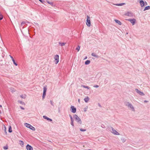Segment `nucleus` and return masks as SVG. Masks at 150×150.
I'll return each instance as SVG.
<instances>
[{
    "label": "nucleus",
    "mask_w": 150,
    "mask_h": 150,
    "mask_svg": "<svg viewBox=\"0 0 150 150\" xmlns=\"http://www.w3.org/2000/svg\"><path fill=\"white\" fill-rule=\"evenodd\" d=\"M71 122H73V118L72 119H71Z\"/></svg>",
    "instance_id": "nucleus-50"
},
{
    "label": "nucleus",
    "mask_w": 150,
    "mask_h": 150,
    "mask_svg": "<svg viewBox=\"0 0 150 150\" xmlns=\"http://www.w3.org/2000/svg\"><path fill=\"white\" fill-rule=\"evenodd\" d=\"M87 58V56H86V57H85V58H84V59H86Z\"/></svg>",
    "instance_id": "nucleus-52"
},
{
    "label": "nucleus",
    "mask_w": 150,
    "mask_h": 150,
    "mask_svg": "<svg viewBox=\"0 0 150 150\" xmlns=\"http://www.w3.org/2000/svg\"><path fill=\"white\" fill-rule=\"evenodd\" d=\"M47 2L48 4H50L51 6H54L55 5H54V4L53 2H51L48 1H47Z\"/></svg>",
    "instance_id": "nucleus-18"
},
{
    "label": "nucleus",
    "mask_w": 150,
    "mask_h": 150,
    "mask_svg": "<svg viewBox=\"0 0 150 150\" xmlns=\"http://www.w3.org/2000/svg\"><path fill=\"white\" fill-rule=\"evenodd\" d=\"M66 43L61 42H59V45H60L62 46L65 45L66 44Z\"/></svg>",
    "instance_id": "nucleus-27"
},
{
    "label": "nucleus",
    "mask_w": 150,
    "mask_h": 150,
    "mask_svg": "<svg viewBox=\"0 0 150 150\" xmlns=\"http://www.w3.org/2000/svg\"><path fill=\"white\" fill-rule=\"evenodd\" d=\"M25 125L26 127L29 128L33 131H35V128L30 124L27 123H25Z\"/></svg>",
    "instance_id": "nucleus-1"
},
{
    "label": "nucleus",
    "mask_w": 150,
    "mask_h": 150,
    "mask_svg": "<svg viewBox=\"0 0 150 150\" xmlns=\"http://www.w3.org/2000/svg\"><path fill=\"white\" fill-rule=\"evenodd\" d=\"M91 55L92 56H94V57H95L96 58H98L99 57V56L98 55H96V54L94 53H92V54H91Z\"/></svg>",
    "instance_id": "nucleus-20"
},
{
    "label": "nucleus",
    "mask_w": 150,
    "mask_h": 150,
    "mask_svg": "<svg viewBox=\"0 0 150 150\" xmlns=\"http://www.w3.org/2000/svg\"><path fill=\"white\" fill-rule=\"evenodd\" d=\"M103 126H104V125H102L101 127H103Z\"/></svg>",
    "instance_id": "nucleus-53"
},
{
    "label": "nucleus",
    "mask_w": 150,
    "mask_h": 150,
    "mask_svg": "<svg viewBox=\"0 0 150 150\" xmlns=\"http://www.w3.org/2000/svg\"><path fill=\"white\" fill-rule=\"evenodd\" d=\"M125 15L129 16H132L133 15V13L131 12H127L125 13Z\"/></svg>",
    "instance_id": "nucleus-9"
},
{
    "label": "nucleus",
    "mask_w": 150,
    "mask_h": 150,
    "mask_svg": "<svg viewBox=\"0 0 150 150\" xmlns=\"http://www.w3.org/2000/svg\"><path fill=\"white\" fill-rule=\"evenodd\" d=\"M20 97L23 98H25L26 97V95H25L24 96H23V95H21L20 96Z\"/></svg>",
    "instance_id": "nucleus-29"
},
{
    "label": "nucleus",
    "mask_w": 150,
    "mask_h": 150,
    "mask_svg": "<svg viewBox=\"0 0 150 150\" xmlns=\"http://www.w3.org/2000/svg\"><path fill=\"white\" fill-rule=\"evenodd\" d=\"M46 93L43 92L42 96L43 99L45 98V96H46Z\"/></svg>",
    "instance_id": "nucleus-32"
},
{
    "label": "nucleus",
    "mask_w": 150,
    "mask_h": 150,
    "mask_svg": "<svg viewBox=\"0 0 150 150\" xmlns=\"http://www.w3.org/2000/svg\"><path fill=\"white\" fill-rule=\"evenodd\" d=\"M88 108V106H86L85 107V108H84V112H86L87 111V110Z\"/></svg>",
    "instance_id": "nucleus-35"
},
{
    "label": "nucleus",
    "mask_w": 150,
    "mask_h": 150,
    "mask_svg": "<svg viewBox=\"0 0 150 150\" xmlns=\"http://www.w3.org/2000/svg\"><path fill=\"white\" fill-rule=\"evenodd\" d=\"M71 124L72 125V126H73V127H74V124L73 122H71Z\"/></svg>",
    "instance_id": "nucleus-41"
},
{
    "label": "nucleus",
    "mask_w": 150,
    "mask_h": 150,
    "mask_svg": "<svg viewBox=\"0 0 150 150\" xmlns=\"http://www.w3.org/2000/svg\"><path fill=\"white\" fill-rule=\"evenodd\" d=\"M20 108L22 110H24V108L21 106H20Z\"/></svg>",
    "instance_id": "nucleus-42"
},
{
    "label": "nucleus",
    "mask_w": 150,
    "mask_h": 150,
    "mask_svg": "<svg viewBox=\"0 0 150 150\" xmlns=\"http://www.w3.org/2000/svg\"><path fill=\"white\" fill-rule=\"evenodd\" d=\"M80 130L81 131H82V132L85 131L86 130V129H83L82 128L80 129Z\"/></svg>",
    "instance_id": "nucleus-37"
},
{
    "label": "nucleus",
    "mask_w": 150,
    "mask_h": 150,
    "mask_svg": "<svg viewBox=\"0 0 150 150\" xmlns=\"http://www.w3.org/2000/svg\"><path fill=\"white\" fill-rule=\"evenodd\" d=\"M125 4V3H122L120 4H115V5L117 6H122Z\"/></svg>",
    "instance_id": "nucleus-26"
},
{
    "label": "nucleus",
    "mask_w": 150,
    "mask_h": 150,
    "mask_svg": "<svg viewBox=\"0 0 150 150\" xmlns=\"http://www.w3.org/2000/svg\"><path fill=\"white\" fill-rule=\"evenodd\" d=\"M71 112L73 113H75L76 111V108L73 106L71 105Z\"/></svg>",
    "instance_id": "nucleus-8"
},
{
    "label": "nucleus",
    "mask_w": 150,
    "mask_h": 150,
    "mask_svg": "<svg viewBox=\"0 0 150 150\" xmlns=\"http://www.w3.org/2000/svg\"><path fill=\"white\" fill-rule=\"evenodd\" d=\"M122 140V141L124 142L125 141V140L124 139H121Z\"/></svg>",
    "instance_id": "nucleus-44"
},
{
    "label": "nucleus",
    "mask_w": 150,
    "mask_h": 150,
    "mask_svg": "<svg viewBox=\"0 0 150 150\" xmlns=\"http://www.w3.org/2000/svg\"><path fill=\"white\" fill-rule=\"evenodd\" d=\"M144 103H147V102H148V101H147V100H144Z\"/></svg>",
    "instance_id": "nucleus-49"
},
{
    "label": "nucleus",
    "mask_w": 150,
    "mask_h": 150,
    "mask_svg": "<svg viewBox=\"0 0 150 150\" xmlns=\"http://www.w3.org/2000/svg\"><path fill=\"white\" fill-rule=\"evenodd\" d=\"M90 63V61L89 60H87L85 61V64L86 65H88Z\"/></svg>",
    "instance_id": "nucleus-21"
},
{
    "label": "nucleus",
    "mask_w": 150,
    "mask_h": 150,
    "mask_svg": "<svg viewBox=\"0 0 150 150\" xmlns=\"http://www.w3.org/2000/svg\"><path fill=\"white\" fill-rule=\"evenodd\" d=\"M144 4H145V5H147V3L146 2V1L144 3Z\"/></svg>",
    "instance_id": "nucleus-48"
},
{
    "label": "nucleus",
    "mask_w": 150,
    "mask_h": 150,
    "mask_svg": "<svg viewBox=\"0 0 150 150\" xmlns=\"http://www.w3.org/2000/svg\"><path fill=\"white\" fill-rule=\"evenodd\" d=\"M78 101V102H79V103H80V99H79Z\"/></svg>",
    "instance_id": "nucleus-51"
},
{
    "label": "nucleus",
    "mask_w": 150,
    "mask_h": 150,
    "mask_svg": "<svg viewBox=\"0 0 150 150\" xmlns=\"http://www.w3.org/2000/svg\"><path fill=\"white\" fill-rule=\"evenodd\" d=\"M81 86L82 87H83L84 88H87L88 89H89L90 88V87H89L85 85H82Z\"/></svg>",
    "instance_id": "nucleus-28"
},
{
    "label": "nucleus",
    "mask_w": 150,
    "mask_h": 150,
    "mask_svg": "<svg viewBox=\"0 0 150 150\" xmlns=\"http://www.w3.org/2000/svg\"><path fill=\"white\" fill-rule=\"evenodd\" d=\"M26 148L27 150H33V148L30 145L28 144L26 146Z\"/></svg>",
    "instance_id": "nucleus-10"
},
{
    "label": "nucleus",
    "mask_w": 150,
    "mask_h": 150,
    "mask_svg": "<svg viewBox=\"0 0 150 150\" xmlns=\"http://www.w3.org/2000/svg\"><path fill=\"white\" fill-rule=\"evenodd\" d=\"M10 56L11 58L12 59V60L13 62V63L14 64H15L16 66H17L18 65L17 63L16 62L15 60L13 59V57L11 56V55H10Z\"/></svg>",
    "instance_id": "nucleus-15"
},
{
    "label": "nucleus",
    "mask_w": 150,
    "mask_h": 150,
    "mask_svg": "<svg viewBox=\"0 0 150 150\" xmlns=\"http://www.w3.org/2000/svg\"><path fill=\"white\" fill-rule=\"evenodd\" d=\"M38 0L42 4H44V3L45 2L44 0Z\"/></svg>",
    "instance_id": "nucleus-36"
},
{
    "label": "nucleus",
    "mask_w": 150,
    "mask_h": 150,
    "mask_svg": "<svg viewBox=\"0 0 150 150\" xmlns=\"http://www.w3.org/2000/svg\"><path fill=\"white\" fill-rule=\"evenodd\" d=\"M19 143L22 146L24 145V142L21 140H20L19 141Z\"/></svg>",
    "instance_id": "nucleus-25"
},
{
    "label": "nucleus",
    "mask_w": 150,
    "mask_h": 150,
    "mask_svg": "<svg viewBox=\"0 0 150 150\" xmlns=\"http://www.w3.org/2000/svg\"><path fill=\"white\" fill-rule=\"evenodd\" d=\"M130 103L129 102H127V101H126V102H125V103H124L125 105L126 106H127V107H128L129 106V105L130 104Z\"/></svg>",
    "instance_id": "nucleus-22"
},
{
    "label": "nucleus",
    "mask_w": 150,
    "mask_h": 150,
    "mask_svg": "<svg viewBox=\"0 0 150 150\" xmlns=\"http://www.w3.org/2000/svg\"><path fill=\"white\" fill-rule=\"evenodd\" d=\"M3 149L5 150H7L8 149V146L7 145H6V146L3 147Z\"/></svg>",
    "instance_id": "nucleus-31"
},
{
    "label": "nucleus",
    "mask_w": 150,
    "mask_h": 150,
    "mask_svg": "<svg viewBox=\"0 0 150 150\" xmlns=\"http://www.w3.org/2000/svg\"><path fill=\"white\" fill-rule=\"evenodd\" d=\"M98 105L100 107H101L102 106H101V105L99 103H98Z\"/></svg>",
    "instance_id": "nucleus-46"
},
{
    "label": "nucleus",
    "mask_w": 150,
    "mask_h": 150,
    "mask_svg": "<svg viewBox=\"0 0 150 150\" xmlns=\"http://www.w3.org/2000/svg\"><path fill=\"white\" fill-rule=\"evenodd\" d=\"M127 20L129 21L132 24V25H134L136 21V19L134 18L128 19Z\"/></svg>",
    "instance_id": "nucleus-4"
},
{
    "label": "nucleus",
    "mask_w": 150,
    "mask_h": 150,
    "mask_svg": "<svg viewBox=\"0 0 150 150\" xmlns=\"http://www.w3.org/2000/svg\"><path fill=\"white\" fill-rule=\"evenodd\" d=\"M135 91L137 93L139 94V95L141 96H144V94L143 92L141 91H140L139 90L137 89H135Z\"/></svg>",
    "instance_id": "nucleus-7"
},
{
    "label": "nucleus",
    "mask_w": 150,
    "mask_h": 150,
    "mask_svg": "<svg viewBox=\"0 0 150 150\" xmlns=\"http://www.w3.org/2000/svg\"><path fill=\"white\" fill-rule=\"evenodd\" d=\"M130 103L129 102H127V101H126V102H125V103H124L125 105L126 106H127V107H128L129 106V105L130 104Z\"/></svg>",
    "instance_id": "nucleus-23"
},
{
    "label": "nucleus",
    "mask_w": 150,
    "mask_h": 150,
    "mask_svg": "<svg viewBox=\"0 0 150 150\" xmlns=\"http://www.w3.org/2000/svg\"><path fill=\"white\" fill-rule=\"evenodd\" d=\"M89 98L88 96H87L84 99V100L85 102L87 103L89 101Z\"/></svg>",
    "instance_id": "nucleus-17"
},
{
    "label": "nucleus",
    "mask_w": 150,
    "mask_h": 150,
    "mask_svg": "<svg viewBox=\"0 0 150 150\" xmlns=\"http://www.w3.org/2000/svg\"><path fill=\"white\" fill-rule=\"evenodd\" d=\"M69 116L70 117V119H72V117L71 115H69Z\"/></svg>",
    "instance_id": "nucleus-47"
},
{
    "label": "nucleus",
    "mask_w": 150,
    "mask_h": 150,
    "mask_svg": "<svg viewBox=\"0 0 150 150\" xmlns=\"http://www.w3.org/2000/svg\"><path fill=\"white\" fill-rule=\"evenodd\" d=\"M150 9V6H146L144 10V11H145L146 10H149Z\"/></svg>",
    "instance_id": "nucleus-19"
},
{
    "label": "nucleus",
    "mask_w": 150,
    "mask_h": 150,
    "mask_svg": "<svg viewBox=\"0 0 150 150\" xmlns=\"http://www.w3.org/2000/svg\"><path fill=\"white\" fill-rule=\"evenodd\" d=\"M111 128L112 130V132L113 134L116 135H119L120 134L116 131L112 127H111Z\"/></svg>",
    "instance_id": "nucleus-5"
},
{
    "label": "nucleus",
    "mask_w": 150,
    "mask_h": 150,
    "mask_svg": "<svg viewBox=\"0 0 150 150\" xmlns=\"http://www.w3.org/2000/svg\"><path fill=\"white\" fill-rule=\"evenodd\" d=\"M47 88L45 87H44L43 88V92H45L46 93V92L47 91Z\"/></svg>",
    "instance_id": "nucleus-34"
},
{
    "label": "nucleus",
    "mask_w": 150,
    "mask_h": 150,
    "mask_svg": "<svg viewBox=\"0 0 150 150\" xmlns=\"http://www.w3.org/2000/svg\"><path fill=\"white\" fill-rule=\"evenodd\" d=\"M87 18L86 20V24L88 26L90 27L91 25V22L90 19V17L88 16L87 15Z\"/></svg>",
    "instance_id": "nucleus-3"
},
{
    "label": "nucleus",
    "mask_w": 150,
    "mask_h": 150,
    "mask_svg": "<svg viewBox=\"0 0 150 150\" xmlns=\"http://www.w3.org/2000/svg\"><path fill=\"white\" fill-rule=\"evenodd\" d=\"M11 91L12 92H15V91L14 90V88H11Z\"/></svg>",
    "instance_id": "nucleus-40"
},
{
    "label": "nucleus",
    "mask_w": 150,
    "mask_h": 150,
    "mask_svg": "<svg viewBox=\"0 0 150 150\" xmlns=\"http://www.w3.org/2000/svg\"><path fill=\"white\" fill-rule=\"evenodd\" d=\"M43 117L44 119H47V120L50 121H52V120L50 118H49L48 117L44 115L43 116Z\"/></svg>",
    "instance_id": "nucleus-14"
},
{
    "label": "nucleus",
    "mask_w": 150,
    "mask_h": 150,
    "mask_svg": "<svg viewBox=\"0 0 150 150\" xmlns=\"http://www.w3.org/2000/svg\"><path fill=\"white\" fill-rule=\"evenodd\" d=\"M74 117L76 119V120L77 121V122L79 123L80 124H81L82 123V122L81 120L80 119L79 117L76 114H75L74 116Z\"/></svg>",
    "instance_id": "nucleus-2"
},
{
    "label": "nucleus",
    "mask_w": 150,
    "mask_h": 150,
    "mask_svg": "<svg viewBox=\"0 0 150 150\" xmlns=\"http://www.w3.org/2000/svg\"><path fill=\"white\" fill-rule=\"evenodd\" d=\"M50 103L51 104V105H52V106H54V104H53V101L52 100H50Z\"/></svg>",
    "instance_id": "nucleus-39"
},
{
    "label": "nucleus",
    "mask_w": 150,
    "mask_h": 150,
    "mask_svg": "<svg viewBox=\"0 0 150 150\" xmlns=\"http://www.w3.org/2000/svg\"><path fill=\"white\" fill-rule=\"evenodd\" d=\"M2 129L4 131L5 134L6 135L7 134V133L6 131V127L5 125H3V127H2Z\"/></svg>",
    "instance_id": "nucleus-13"
},
{
    "label": "nucleus",
    "mask_w": 150,
    "mask_h": 150,
    "mask_svg": "<svg viewBox=\"0 0 150 150\" xmlns=\"http://www.w3.org/2000/svg\"><path fill=\"white\" fill-rule=\"evenodd\" d=\"M128 107L129 108H130L132 109V111H135V110L134 108V107L133 106L132 104L130 103Z\"/></svg>",
    "instance_id": "nucleus-12"
},
{
    "label": "nucleus",
    "mask_w": 150,
    "mask_h": 150,
    "mask_svg": "<svg viewBox=\"0 0 150 150\" xmlns=\"http://www.w3.org/2000/svg\"><path fill=\"white\" fill-rule=\"evenodd\" d=\"M58 112L59 113H60V110L59 108H58Z\"/></svg>",
    "instance_id": "nucleus-45"
},
{
    "label": "nucleus",
    "mask_w": 150,
    "mask_h": 150,
    "mask_svg": "<svg viewBox=\"0 0 150 150\" xmlns=\"http://www.w3.org/2000/svg\"><path fill=\"white\" fill-rule=\"evenodd\" d=\"M80 48V46L79 45H78L77 47L76 48V50H77L78 51L79 50Z\"/></svg>",
    "instance_id": "nucleus-33"
},
{
    "label": "nucleus",
    "mask_w": 150,
    "mask_h": 150,
    "mask_svg": "<svg viewBox=\"0 0 150 150\" xmlns=\"http://www.w3.org/2000/svg\"><path fill=\"white\" fill-rule=\"evenodd\" d=\"M8 131L9 133H11L12 131V128L11 126H9V127Z\"/></svg>",
    "instance_id": "nucleus-24"
},
{
    "label": "nucleus",
    "mask_w": 150,
    "mask_h": 150,
    "mask_svg": "<svg viewBox=\"0 0 150 150\" xmlns=\"http://www.w3.org/2000/svg\"><path fill=\"white\" fill-rule=\"evenodd\" d=\"M18 102L21 104L22 105H25V103L24 102H22V101H20V100H18Z\"/></svg>",
    "instance_id": "nucleus-30"
},
{
    "label": "nucleus",
    "mask_w": 150,
    "mask_h": 150,
    "mask_svg": "<svg viewBox=\"0 0 150 150\" xmlns=\"http://www.w3.org/2000/svg\"><path fill=\"white\" fill-rule=\"evenodd\" d=\"M25 24V22H22L21 24V26H23V25Z\"/></svg>",
    "instance_id": "nucleus-38"
},
{
    "label": "nucleus",
    "mask_w": 150,
    "mask_h": 150,
    "mask_svg": "<svg viewBox=\"0 0 150 150\" xmlns=\"http://www.w3.org/2000/svg\"><path fill=\"white\" fill-rule=\"evenodd\" d=\"M94 87L96 88H98L99 87V86L98 85H96Z\"/></svg>",
    "instance_id": "nucleus-43"
},
{
    "label": "nucleus",
    "mask_w": 150,
    "mask_h": 150,
    "mask_svg": "<svg viewBox=\"0 0 150 150\" xmlns=\"http://www.w3.org/2000/svg\"><path fill=\"white\" fill-rule=\"evenodd\" d=\"M55 60L56 61L55 64H57L59 61V56L58 55H55L54 57Z\"/></svg>",
    "instance_id": "nucleus-6"
},
{
    "label": "nucleus",
    "mask_w": 150,
    "mask_h": 150,
    "mask_svg": "<svg viewBox=\"0 0 150 150\" xmlns=\"http://www.w3.org/2000/svg\"><path fill=\"white\" fill-rule=\"evenodd\" d=\"M140 5L141 7H142L144 6L145 5V4L144 1L143 0H140L139 1Z\"/></svg>",
    "instance_id": "nucleus-11"
},
{
    "label": "nucleus",
    "mask_w": 150,
    "mask_h": 150,
    "mask_svg": "<svg viewBox=\"0 0 150 150\" xmlns=\"http://www.w3.org/2000/svg\"><path fill=\"white\" fill-rule=\"evenodd\" d=\"M0 107H2V106L1 105H0Z\"/></svg>",
    "instance_id": "nucleus-54"
},
{
    "label": "nucleus",
    "mask_w": 150,
    "mask_h": 150,
    "mask_svg": "<svg viewBox=\"0 0 150 150\" xmlns=\"http://www.w3.org/2000/svg\"><path fill=\"white\" fill-rule=\"evenodd\" d=\"M115 21L116 23L118 24L119 25H121L122 24V23L120 21L116 19H115Z\"/></svg>",
    "instance_id": "nucleus-16"
}]
</instances>
